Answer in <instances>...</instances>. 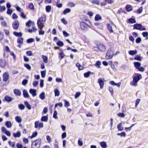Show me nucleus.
<instances>
[{
    "label": "nucleus",
    "instance_id": "53",
    "mask_svg": "<svg viewBox=\"0 0 148 148\" xmlns=\"http://www.w3.org/2000/svg\"><path fill=\"white\" fill-rule=\"evenodd\" d=\"M40 30L39 31V34L40 35H43L45 33V32L44 31L42 30V28L40 29Z\"/></svg>",
    "mask_w": 148,
    "mask_h": 148
},
{
    "label": "nucleus",
    "instance_id": "4",
    "mask_svg": "<svg viewBox=\"0 0 148 148\" xmlns=\"http://www.w3.org/2000/svg\"><path fill=\"white\" fill-rule=\"evenodd\" d=\"M80 27L81 29L83 30H86L88 27H90V26L87 23L82 22L80 23Z\"/></svg>",
    "mask_w": 148,
    "mask_h": 148
},
{
    "label": "nucleus",
    "instance_id": "64",
    "mask_svg": "<svg viewBox=\"0 0 148 148\" xmlns=\"http://www.w3.org/2000/svg\"><path fill=\"white\" fill-rule=\"evenodd\" d=\"M142 35L144 37H146L148 36V33L147 32H144L142 33Z\"/></svg>",
    "mask_w": 148,
    "mask_h": 148
},
{
    "label": "nucleus",
    "instance_id": "47",
    "mask_svg": "<svg viewBox=\"0 0 148 148\" xmlns=\"http://www.w3.org/2000/svg\"><path fill=\"white\" fill-rule=\"evenodd\" d=\"M55 96H58L60 95V92L57 89H55L54 91Z\"/></svg>",
    "mask_w": 148,
    "mask_h": 148
},
{
    "label": "nucleus",
    "instance_id": "9",
    "mask_svg": "<svg viewBox=\"0 0 148 148\" xmlns=\"http://www.w3.org/2000/svg\"><path fill=\"white\" fill-rule=\"evenodd\" d=\"M104 80V78H100L98 79V82L99 83L100 86V88L101 89L104 86V83L103 80Z\"/></svg>",
    "mask_w": 148,
    "mask_h": 148
},
{
    "label": "nucleus",
    "instance_id": "28",
    "mask_svg": "<svg viewBox=\"0 0 148 148\" xmlns=\"http://www.w3.org/2000/svg\"><path fill=\"white\" fill-rule=\"evenodd\" d=\"M42 57L43 59L44 62L47 63L48 62V58L46 56L42 55Z\"/></svg>",
    "mask_w": 148,
    "mask_h": 148
},
{
    "label": "nucleus",
    "instance_id": "61",
    "mask_svg": "<svg viewBox=\"0 0 148 148\" xmlns=\"http://www.w3.org/2000/svg\"><path fill=\"white\" fill-rule=\"evenodd\" d=\"M136 41L137 43H140L141 41V38L139 37H138L136 39Z\"/></svg>",
    "mask_w": 148,
    "mask_h": 148
},
{
    "label": "nucleus",
    "instance_id": "58",
    "mask_svg": "<svg viewBox=\"0 0 148 148\" xmlns=\"http://www.w3.org/2000/svg\"><path fill=\"white\" fill-rule=\"evenodd\" d=\"M26 54L27 56H31L32 55V52L31 51H27L26 52Z\"/></svg>",
    "mask_w": 148,
    "mask_h": 148
},
{
    "label": "nucleus",
    "instance_id": "50",
    "mask_svg": "<svg viewBox=\"0 0 148 148\" xmlns=\"http://www.w3.org/2000/svg\"><path fill=\"white\" fill-rule=\"evenodd\" d=\"M6 9L5 7V6H1L0 5V12L4 11Z\"/></svg>",
    "mask_w": 148,
    "mask_h": 148
},
{
    "label": "nucleus",
    "instance_id": "52",
    "mask_svg": "<svg viewBox=\"0 0 148 148\" xmlns=\"http://www.w3.org/2000/svg\"><path fill=\"white\" fill-rule=\"evenodd\" d=\"M57 113L56 111H55L53 114V118L55 119H57L58 117L57 116Z\"/></svg>",
    "mask_w": 148,
    "mask_h": 148
},
{
    "label": "nucleus",
    "instance_id": "2",
    "mask_svg": "<svg viewBox=\"0 0 148 148\" xmlns=\"http://www.w3.org/2000/svg\"><path fill=\"white\" fill-rule=\"evenodd\" d=\"M114 54V52L112 50H108L106 53V58L107 59H110L112 58Z\"/></svg>",
    "mask_w": 148,
    "mask_h": 148
},
{
    "label": "nucleus",
    "instance_id": "42",
    "mask_svg": "<svg viewBox=\"0 0 148 148\" xmlns=\"http://www.w3.org/2000/svg\"><path fill=\"white\" fill-rule=\"evenodd\" d=\"M18 108L21 110H23L24 109L25 107L23 104H20L18 105Z\"/></svg>",
    "mask_w": 148,
    "mask_h": 148
},
{
    "label": "nucleus",
    "instance_id": "41",
    "mask_svg": "<svg viewBox=\"0 0 148 148\" xmlns=\"http://www.w3.org/2000/svg\"><path fill=\"white\" fill-rule=\"evenodd\" d=\"M37 135V132H34V133H33L32 135L31 136H29L28 137V138H30L32 139V138H33L36 136Z\"/></svg>",
    "mask_w": 148,
    "mask_h": 148
},
{
    "label": "nucleus",
    "instance_id": "29",
    "mask_svg": "<svg viewBox=\"0 0 148 148\" xmlns=\"http://www.w3.org/2000/svg\"><path fill=\"white\" fill-rule=\"evenodd\" d=\"M39 97L41 99L44 100L45 98V93L44 92H42L40 95Z\"/></svg>",
    "mask_w": 148,
    "mask_h": 148
},
{
    "label": "nucleus",
    "instance_id": "17",
    "mask_svg": "<svg viewBox=\"0 0 148 148\" xmlns=\"http://www.w3.org/2000/svg\"><path fill=\"white\" fill-rule=\"evenodd\" d=\"M4 100L7 102H10L12 101V99L9 96L6 95L5 97Z\"/></svg>",
    "mask_w": 148,
    "mask_h": 148
},
{
    "label": "nucleus",
    "instance_id": "33",
    "mask_svg": "<svg viewBox=\"0 0 148 148\" xmlns=\"http://www.w3.org/2000/svg\"><path fill=\"white\" fill-rule=\"evenodd\" d=\"M57 45L59 47H62L64 45V43L61 41H58L56 43Z\"/></svg>",
    "mask_w": 148,
    "mask_h": 148
},
{
    "label": "nucleus",
    "instance_id": "10",
    "mask_svg": "<svg viewBox=\"0 0 148 148\" xmlns=\"http://www.w3.org/2000/svg\"><path fill=\"white\" fill-rule=\"evenodd\" d=\"M36 90L33 89H30L29 90L30 93L31 94L33 97H34L36 95Z\"/></svg>",
    "mask_w": 148,
    "mask_h": 148
},
{
    "label": "nucleus",
    "instance_id": "15",
    "mask_svg": "<svg viewBox=\"0 0 148 148\" xmlns=\"http://www.w3.org/2000/svg\"><path fill=\"white\" fill-rule=\"evenodd\" d=\"M117 127L118 130L119 131H121L123 130L124 128L122 126V123H120L117 126Z\"/></svg>",
    "mask_w": 148,
    "mask_h": 148
},
{
    "label": "nucleus",
    "instance_id": "11",
    "mask_svg": "<svg viewBox=\"0 0 148 148\" xmlns=\"http://www.w3.org/2000/svg\"><path fill=\"white\" fill-rule=\"evenodd\" d=\"M98 47L99 51H104L106 49L105 47L102 44H100Z\"/></svg>",
    "mask_w": 148,
    "mask_h": 148
},
{
    "label": "nucleus",
    "instance_id": "39",
    "mask_svg": "<svg viewBox=\"0 0 148 148\" xmlns=\"http://www.w3.org/2000/svg\"><path fill=\"white\" fill-rule=\"evenodd\" d=\"M64 106L66 108L70 106V104L67 100H64Z\"/></svg>",
    "mask_w": 148,
    "mask_h": 148
},
{
    "label": "nucleus",
    "instance_id": "8",
    "mask_svg": "<svg viewBox=\"0 0 148 148\" xmlns=\"http://www.w3.org/2000/svg\"><path fill=\"white\" fill-rule=\"evenodd\" d=\"M13 29L15 30H17L18 28L19 23L17 21H14L12 24Z\"/></svg>",
    "mask_w": 148,
    "mask_h": 148
},
{
    "label": "nucleus",
    "instance_id": "12",
    "mask_svg": "<svg viewBox=\"0 0 148 148\" xmlns=\"http://www.w3.org/2000/svg\"><path fill=\"white\" fill-rule=\"evenodd\" d=\"M23 97L26 98H28L29 96L27 91L25 90L23 91Z\"/></svg>",
    "mask_w": 148,
    "mask_h": 148
},
{
    "label": "nucleus",
    "instance_id": "43",
    "mask_svg": "<svg viewBox=\"0 0 148 148\" xmlns=\"http://www.w3.org/2000/svg\"><path fill=\"white\" fill-rule=\"evenodd\" d=\"M118 135L120 136L121 137H125L126 136V134L124 132H122L121 133H118L117 134Z\"/></svg>",
    "mask_w": 148,
    "mask_h": 148
},
{
    "label": "nucleus",
    "instance_id": "51",
    "mask_svg": "<svg viewBox=\"0 0 148 148\" xmlns=\"http://www.w3.org/2000/svg\"><path fill=\"white\" fill-rule=\"evenodd\" d=\"M34 40V39L32 38H29L27 40V42L28 43H30L33 42Z\"/></svg>",
    "mask_w": 148,
    "mask_h": 148
},
{
    "label": "nucleus",
    "instance_id": "36",
    "mask_svg": "<svg viewBox=\"0 0 148 148\" xmlns=\"http://www.w3.org/2000/svg\"><path fill=\"white\" fill-rule=\"evenodd\" d=\"M91 73V72L90 71H88V72L84 73V76L85 77L87 78L89 77L90 74Z\"/></svg>",
    "mask_w": 148,
    "mask_h": 148
},
{
    "label": "nucleus",
    "instance_id": "40",
    "mask_svg": "<svg viewBox=\"0 0 148 148\" xmlns=\"http://www.w3.org/2000/svg\"><path fill=\"white\" fill-rule=\"evenodd\" d=\"M128 22L129 23H133L136 22V20L134 18H130L128 19Z\"/></svg>",
    "mask_w": 148,
    "mask_h": 148
},
{
    "label": "nucleus",
    "instance_id": "20",
    "mask_svg": "<svg viewBox=\"0 0 148 148\" xmlns=\"http://www.w3.org/2000/svg\"><path fill=\"white\" fill-rule=\"evenodd\" d=\"M24 103L25 106L28 109L30 110L31 109V106L27 101H25Z\"/></svg>",
    "mask_w": 148,
    "mask_h": 148
},
{
    "label": "nucleus",
    "instance_id": "22",
    "mask_svg": "<svg viewBox=\"0 0 148 148\" xmlns=\"http://www.w3.org/2000/svg\"><path fill=\"white\" fill-rule=\"evenodd\" d=\"M76 66L78 68L79 71H80L83 69V67L79 63L77 62L76 64Z\"/></svg>",
    "mask_w": 148,
    "mask_h": 148
},
{
    "label": "nucleus",
    "instance_id": "19",
    "mask_svg": "<svg viewBox=\"0 0 148 148\" xmlns=\"http://www.w3.org/2000/svg\"><path fill=\"white\" fill-rule=\"evenodd\" d=\"M65 56V55L63 53L62 51L61 50V52H60L59 55V58H60V60L62 59Z\"/></svg>",
    "mask_w": 148,
    "mask_h": 148
},
{
    "label": "nucleus",
    "instance_id": "49",
    "mask_svg": "<svg viewBox=\"0 0 148 148\" xmlns=\"http://www.w3.org/2000/svg\"><path fill=\"white\" fill-rule=\"evenodd\" d=\"M91 2L93 3L98 5L99 3V0H92Z\"/></svg>",
    "mask_w": 148,
    "mask_h": 148
},
{
    "label": "nucleus",
    "instance_id": "63",
    "mask_svg": "<svg viewBox=\"0 0 148 148\" xmlns=\"http://www.w3.org/2000/svg\"><path fill=\"white\" fill-rule=\"evenodd\" d=\"M28 81L27 80L25 79L23 80L22 82V84L23 85H25L27 83Z\"/></svg>",
    "mask_w": 148,
    "mask_h": 148
},
{
    "label": "nucleus",
    "instance_id": "1",
    "mask_svg": "<svg viewBox=\"0 0 148 148\" xmlns=\"http://www.w3.org/2000/svg\"><path fill=\"white\" fill-rule=\"evenodd\" d=\"M46 21V18L45 16H42L40 17L38 21V27L39 29H41L44 26V24Z\"/></svg>",
    "mask_w": 148,
    "mask_h": 148
},
{
    "label": "nucleus",
    "instance_id": "31",
    "mask_svg": "<svg viewBox=\"0 0 148 148\" xmlns=\"http://www.w3.org/2000/svg\"><path fill=\"white\" fill-rule=\"evenodd\" d=\"M16 121L18 123H21L22 121V119L21 117L19 116H16L15 118Z\"/></svg>",
    "mask_w": 148,
    "mask_h": 148
},
{
    "label": "nucleus",
    "instance_id": "35",
    "mask_svg": "<svg viewBox=\"0 0 148 148\" xmlns=\"http://www.w3.org/2000/svg\"><path fill=\"white\" fill-rule=\"evenodd\" d=\"M71 9L69 8L66 9L63 12V14H66L68 13L71 12Z\"/></svg>",
    "mask_w": 148,
    "mask_h": 148
},
{
    "label": "nucleus",
    "instance_id": "44",
    "mask_svg": "<svg viewBox=\"0 0 148 148\" xmlns=\"http://www.w3.org/2000/svg\"><path fill=\"white\" fill-rule=\"evenodd\" d=\"M101 64V62L99 61H98L96 62L95 64V66L97 68H100V65Z\"/></svg>",
    "mask_w": 148,
    "mask_h": 148
},
{
    "label": "nucleus",
    "instance_id": "45",
    "mask_svg": "<svg viewBox=\"0 0 148 148\" xmlns=\"http://www.w3.org/2000/svg\"><path fill=\"white\" fill-rule=\"evenodd\" d=\"M8 143L10 146L12 147H14L15 146L14 142H11V141H9L8 142Z\"/></svg>",
    "mask_w": 148,
    "mask_h": 148
},
{
    "label": "nucleus",
    "instance_id": "56",
    "mask_svg": "<svg viewBox=\"0 0 148 148\" xmlns=\"http://www.w3.org/2000/svg\"><path fill=\"white\" fill-rule=\"evenodd\" d=\"M46 139L48 143H49L51 141V138L48 135L47 136H46Z\"/></svg>",
    "mask_w": 148,
    "mask_h": 148
},
{
    "label": "nucleus",
    "instance_id": "46",
    "mask_svg": "<svg viewBox=\"0 0 148 148\" xmlns=\"http://www.w3.org/2000/svg\"><path fill=\"white\" fill-rule=\"evenodd\" d=\"M142 58V57H141L137 55L134 58V59L138 61H141V60Z\"/></svg>",
    "mask_w": 148,
    "mask_h": 148
},
{
    "label": "nucleus",
    "instance_id": "59",
    "mask_svg": "<svg viewBox=\"0 0 148 148\" xmlns=\"http://www.w3.org/2000/svg\"><path fill=\"white\" fill-rule=\"evenodd\" d=\"M40 85L41 88H42L44 86V80L43 79H41Z\"/></svg>",
    "mask_w": 148,
    "mask_h": 148
},
{
    "label": "nucleus",
    "instance_id": "62",
    "mask_svg": "<svg viewBox=\"0 0 148 148\" xmlns=\"http://www.w3.org/2000/svg\"><path fill=\"white\" fill-rule=\"evenodd\" d=\"M1 25L4 27L7 26V23L5 21H3L1 22Z\"/></svg>",
    "mask_w": 148,
    "mask_h": 148
},
{
    "label": "nucleus",
    "instance_id": "21",
    "mask_svg": "<svg viewBox=\"0 0 148 148\" xmlns=\"http://www.w3.org/2000/svg\"><path fill=\"white\" fill-rule=\"evenodd\" d=\"M13 34L16 36L17 37H21L22 35V34L21 32H13Z\"/></svg>",
    "mask_w": 148,
    "mask_h": 148
},
{
    "label": "nucleus",
    "instance_id": "7",
    "mask_svg": "<svg viewBox=\"0 0 148 148\" xmlns=\"http://www.w3.org/2000/svg\"><path fill=\"white\" fill-rule=\"evenodd\" d=\"M9 75L8 72H5L3 75V82H6L9 79Z\"/></svg>",
    "mask_w": 148,
    "mask_h": 148
},
{
    "label": "nucleus",
    "instance_id": "24",
    "mask_svg": "<svg viewBox=\"0 0 148 148\" xmlns=\"http://www.w3.org/2000/svg\"><path fill=\"white\" fill-rule=\"evenodd\" d=\"M75 4L74 3L72 2H69L67 4V6L68 7H74L75 6Z\"/></svg>",
    "mask_w": 148,
    "mask_h": 148
},
{
    "label": "nucleus",
    "instance_id": "26",
    "mask_svg": "<svg viewBox=\"0 0 148 148\" xmlns=\"http://www.w3.org/2000/svg\"><path fill=\"white\" fill-rule=\"evenodd\" d=\"M5 125L8 128H10L12 126V124L10 121H7L5 122Z\"/></svg>",
    "mask_w": 148,
    "mask_h": 148
},
{
    "label": "nucleus",
    "instance_id": "57",
    "mask_svg": "<svg viewBox=\"0 0 148 148\" xmlns=\"http://www.w3.org/2000/svg\"><path fill=\"white\" fill-rule=\"evenodd\" d=\"M117 115L119 117L121 118L124 117L125 116L124 114L123 113H119Z\"/></svg>",
    "mask_w": 148,
    "mask_h": 148
},
{
    "label": "nucleus",
    "instance_id": "54",
    "mask_svg": "<svg viewBox=\"0 0 148 148\" xmlns=\"http://www.w3.org/2000/svg\"><path fill=\"white\" fill-rule=\"evenodd\" d=\"M23 38H18L17 40V42L18 44H22L23 42Z\"/></svg>",
    "mask_w": 148,
    "mask_h": 148
},
{
    "label": "nucleus",
    "instance_id": "38",
    "mask_svg": "<svg viewBox=\"0 0 148 148\" xmlns=\"http://www.w3.org/2000/svg\"><path fill=\"white\" fill-rule=\"evenodd\" d=\"M95 20L96 21H98L99 20L101 19V17L99 14H97L95 17Z\"/></svg>",
    "mask_w": 148,
    "mask_h": 148
},
{
    "label": "nucleus",
    "instance_id": "3",
    "mask_svg": "<svg viewBox=\"0 0 148 148\" xmlns=\"http://www.w3.org/2000/svg\"><path fill=\"white\" fill-rule=\"evenodd\" d=\"M141 75H140L134 77L133 79V82L131 84L133 86H136L137 82L141 79Z\"/></svg>",
    "mask_w": 148,
    "mask_h": 148
},
{
    "label": "nucleus",
    "instance_id": "55",
    "mask_svg": "<svg viewBox=\"0 0 148 148\" xmlns=\"http://www.w3.org/2000/svg\"><path fill=\"white\" fill-rule=\"evenodd\" d=\"M29 8L31 10H33L34 9V6L33 4L32 3H30L29 5Z\"/></svg>",
    "mask_w": 148,
    "mask_h": 148
},
{
    "label": "nucleus",
    "instance_id": "60",
    "mask_svg": "<svg viewBox=\"0 0 148 148\" xmlns=\"http://www.w3.org/2000/svg\"><path fill=\"white\" fill-rule=\"evenodd\" d=\"M12 12V11L11 9H8L7 13L8 14H11Z\"/></svg>",
    "mask_w": 148,
    "mask_h": 148
},
{
    "label": "nucleus",
    "instance_id": "18",
    "mask_svg": "<svg viewBox=\"0 0 148 148\" xmlns=\"http://www.w3.org/2000/svg\"><path fill=\"white\" fill-rule=\"evenodd\" d=\"M13 136L15 138L17 137H19L21 136L20 132L18 131L16 133H13Z\"/></svg>",
    "mask_w": 148,
    "mask_h": 148
},
{
    "label": "nucleus",
    "instance_id": "14",
    "mask_svg": "<svg viewBox=\"0 0 148 148\" xmlns=\"http://www.w3.org/2000/svg\"><path fill=\"white\" fill-rule=\"evenodd\" d=\"M6 65V62L4 60H0V66L3 67Z\"/></svg>",
    "mask_w": 148,
    "mask_h": 148
},
{
    "label": "nucleus",
    "instance_id": "25",
    "mask_svg": "<svg viewBox=\"0 0 148 148\" xmlns=\"http://www.w3.org/2000/svg\"><path fill=\"white\" fill-rule=\"evenodd\" d=\"M134 65L135 67L138 69L140 66L141 64L140 63L138 62H135L134 63Z\"/></svg>",
    "mask_w": 148,
    "mask_h": 148
},
{
    "label": "nucleus",
    "instance_id": "5",
    "mask_svg": "<svg viewBox=\"0 0 148 148\" xmlns=\"http://www.w3.org/2000/svg\"><path fill=\"white\" fill-rule=\"evenodd\" d=\"M134 29L139 30H145L146 29L145 28L143 27L141 24L138 23H136L134 24Z\"/></svg>",
    "mask_w": 148,
    "mask_h": 148
},
{
    "label": "nucleus",
    "instance_id": "37",
    "mask_svg": "<svg viewBox=\"0 0 148 148\" xmlns=\"http://www.w3.org/2000/svg\"><path fill=\"white\" fill-rule=\"evenodd\" d=\"M51 7L50 5H47L46 7V10L47 12H49L51 10Z\"/></svg>",
    "mask_w": 148,
    "mask_h": 148
},
{
    "label": "nucleus",
    "instance_id": "34",
    "mask_svg": "<svg viewBox=\"0 0 148 148\" xmlns=\"http://www.w3.org/2000/svg\"><path fill=\"white\" fill-rule=\"evenodd\" d=\"M107 28L110 32L112 33L113 32L112 27L108 23L107 24Z\"/></svg>",
    "mask_w": 148,
    "mask_h": 148
},
{
    "label": "nucleus",
    "instance_id": "30",
    "mask_svg": "<svg viewBox=\"0 0 148 148\" xmlns=\"http://www.w3.org/2000/svg\"><path fill=\"white\" fill-rule=\"evenodd\" d=\"M126 9L127 11H130L132 10V7L130 5H128L126 7Z\"/></svg>",
    "mask_w": 148,
    "mask_h": 148
},
{
    "label": "nucleus",
    "instance_id": "27",
    "mask_svg": "<svg viewBox=\"0 0 148 148\" xmlns=\"http://www.w3.org/2000/svg\"><path fill=\"white\" fill-rule=\"evenodd\" d=\"M137 53V51L136 50H131L129 51V53L130 55L133 56L135 54H136Z\"/></svg>",
    "mask_w": 148,
    "mask_h": 148
},
{
    "label": "nucleus",
    "instance_id": "13",
    "mask_svg": "<svg viewBox=\"0 0 148 148\" xmlns=\"http://www.w3.org/2000/svg\"><path fill=\"white\" fill-rule=\"evenodd\" d=\"M14 93L15 95L17 96H20L21 95V92L18 89H15L14 90Z\"/></svg>",
    "mask_w": 148,
    "mask_h": 148
},
{
    "label": "nucleus",
    "instance_id": "6",
    "mask_svg": "<svg viewBox=\"0 0 148 148\" xmlns=\"http://www.w3.org/2000/svg\"><path fill=\"white\" fill-rule=\"evenodd\" d=\"M26 26L29 27H32L33 30H36V28L34 27V22L30 20H29L26 23Z\"/></svg>",
    "mask_w": 148,
    "mask_h": 148
},
{
    "label": "nucleus",
    "instance_id": "23",
    "mask_svg": "<svg viewBox=\"0 0 148 148\" xmlns=\"http://www.w3.org/2000/svg\"><path fill=\"white\" fill-rule=\"evenodd\" d=\"M48 120V117L47 116H44L42 117L41 121L43 122H47Z\"/></svg>",
    "mask_w": 148,
    "mask_h": 148
},
{
    "label": "nucleus",
    "instance_id": "48",
    "mask_svg": "<svg viewBox=\"0 0 148 148\" xmlns=\"http://www.w3.org/2000/svg\"><path fill=\"white\" fill-rule=\"evenodd\" d=\"M41 77L42 78L45 77L46 75V71H42L41 72Z\"/></svg>",
    "mask_w": 148,
    "mask_h": 148
},
{
    "label": "nucleus",
    "instance_id": "32",
    "mask_svg": "<svg viewBox=\"0 0 148 148\" xmlns=\"http://www.w3.org/2000/svg\"><path fill=\"white\" fill-rule=\"evenodd\" d=\"M43 127V123L42 122H40L38 121V127L39 129Z\"/></svg>",
    "mask_w": 148,
    "mask_h": 148
},
{
    "label": "nucleus",
    "instance_id": "16",
    "mask_svg": "<svg viewBox=\"0 0 148 148\" xmlns=\"http://www.w3.org/2000/svg\"><path fill=\"white\" fill-rule=\"evenodd\" d=\"M100 145L102 148H106L107 147V145L106 143L104 141L100 142Z\"/></svg>",
    "mask_w": 148,
    "mask_h": 148
}]
</instances>
